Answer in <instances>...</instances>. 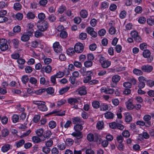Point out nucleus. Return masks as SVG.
I'll return each instance as SVG.
<instances>
[{
    "mask_svg": "<svg viewBox=\"0 0 154 154\" xmlns=\"http://www.w3.org/2000/svg\"><path fill=\"white\" fill-rule=\"evenodd\" d=\"M33 33V30H32L29 32H24L21 36V40L24 42L28 41L30 37L32 35Z\"/></svg>",
    "mask_w": 154,
    "mask_h": 154,
    "instance_id": "1",
    "label": "nucleus"
},
{
    "mask_svg": "<svg viewBox=\"0 0 154 154\" xmlns=\"http://www.w3.org/2000/svg\"><path fill=\"white\" fill-rule=\"evenodd\" d=\"M7 41L6 39L2 38L0 40V49L3 51L8 49V46L7 44Z\"/></svg>",
    "mask_w": 154,
    "mask_h": 154,
    "instance_id": "2",
    "label": "nucleus"
},
{
    "mask_svg": "<svg viewBox=\"0 0 154 154\" xmlns=\"http://www.w3.org/2000/svg\"><path fill=\"white\" fill-rule=\"evenodd\" d=\"M48 23L45 20L42 22L40 24H38L37 25L38 29L42 32L45 31L48 28Z\"/></svg>",
    "mask_w": 154,
    "mask_h": 154,
    "instance_id": "3",
    "label": "nucleus"
},
{
    "mask_svg": "<svg viewBox=\"0 0 154 154\" xmlns=\"http://www.w3.org/2000/svg\"><path fill=\"white\" fill-rule=\"evenodd\" d=\"M84 46L81 43H79L76 44L74 46V50L75 52L77 53H82L84 50Z\"/></svg>",
    "mask_w": 154,
    "mask_h": 154,
    "instance_id": "4",
    "label": "nucleus"
},
{
    "mask_svg": "<svg viewBox=\"0 0 154 154\" xmlns=\"http://www.w3.org/2000/svg\"><path fill=\"white\" fill-rule=\"evenodd\" d=\"M151 52L148 50H144L143 53V56L146 58H147V61L148 62H150L153 60L152 57H150Z\"/></svg>",
    "mask_w": 154,
    "mask_h": 154,
    "instance_id": "5",
    "label": "nucleus"
},
{
    "mask_svg": "<svg viewBox=\"0 0 154 154\" xmlns=\"http://www.w3.org/2000/svg\"><path fill=\"white\" fill-rule=\"evenodd\" d=\"M153 67L151 65H147L142 66L141 67V69L144 72L149 73L151 72L153 69Z\"/></svg>",
    "mask_w": 154,
    "mask_h": 154,
    "instance_id": "6",
    "label": "nucleus"
},
{
    "mask_svg": "<svg viewBox=\"0 0 154 154\" xmlns=\"http://www.w3.org/2000/svg\"><path fill=\"white\" fill-rule=\"evenodd\" d=\"M101 93H105L106 94H112L114 92V90L109 88L102 87L100 89Z\"/></svg>",
    "mask_w": 154,
    "mask_h": 154,
    "instance_id": "7",
    "label": "nucleus"
},
{
    "mask_svg": "<svg viewBox=\"0 0 154 154\" xmlns=\"http://www.w3.org/2000/svg\"><path fill=\"white\" fill-rule=\"evenodd\" d=\"M151 118V116L148 115H146L144 116L143 119L145 122V124L146 123L147 125H145L146 127H149L151 126V122L150 121V120Z\"/></svg>",
    "mask_w": 154,
    "mask_h": 154,
    "instance_id": "8",
    "label": "nucleus"
},
{
    "mask_svg": "<svg viewBox=\"0 0 154 154\" xmlns=\"http://www.w3.org/2000/svg\"><path fill=\"white\" fill-rule=\"evenodd\" d=\"M87 32L92 37L96 38L97 36V33L94 31V29L91 27H88L86 29Z\"/></svg>",
    "mask_w": 154,
    "mask_h": 154,
    "instance_id": "9",
    "label": "nucleus"
},
{
    "mask_svg": "<svg viewBox=\"0 0 154 154\" xmlns=\"http://www.w3.org/2000/svg\"><path fill=\"white\" fill-rule=\"evenodd\" d=\"M53 47L54 51L57 53H60L62 51V47L59 44V42L54 43Z\"/></svg>",
    "mask_w": 154,
    "mask_h": 154,
    "instance_id": "10",
    "label": "nucleus"
},
{
    "mask_svg": "<svg viewBox=\"0 0 154 154\" xmlns=\"http://www.w3.org/2000/svg\"><path fill=\"white\" fill-rule=\"evenodd\" d=\"M87 75L88 76L84 78L83 82L85 83H87L89 82L91 79V76L93 74V72L91 71H88L87 72Z\"/></svg>",
    "mask_w": 154,
    "mask_h": 154,
    "instance_id": "11",
    "label": "nucleus"
},
{
    "mask_svg": "<svg viewBox=\"0 0 154 154\" xmlns=\"http://www.w3.org/2000/svg\"><path fill=\"white\" fill-rule=\"evenodd\" d=\"M133 100L131 99H129L126 102L125 104L126 107L128 109L132 110L135 107V106L132 103Z\"/></svg>",
    "mask_w": 154,
    "mask_h": 154,
    "instance_id": "12",
    "label": "nucleus"
},
{
    "mask_svg": "<svg viewBox=\"0 0 154 154\" xmlns=\"http://www.w3.org/2000/svg\"><path fill=\"white\" fill-rule=\"evenodd\" d=\"M60 111L55 110L50 112L47 115H51L55 114L56 116H62L65 115V111H63L61 112H60Z\"/></svg>",
    "mask_w": 154,
    "mask_h": 154,
    "instance_id": "13",
    "label": "nucleus"
},
{
    "mask_svg": "<svg viewBox=\"0 0 154 154\" xmlns=\"http://www.w3.org/2000/svg\"><path fill=\"white\" fill-rule=\"evenodd\" d=\"M79 94L81 95H84L87 94L86 87L85 86L81 87L78 89Z\"/></svg>",
    "mask_w": 154,
    "mask_h": 154,
    "instance_id": "14",
    "label": "nucleus"
},
{
    "mask_svg": "<svg viewBox=\"0 0 154 154\" xmlns=\"http://www.w3.org/2000/svg\"><path fill=\"white\" fill-rule=\"evenodd\" d=\"M72 135L75 137L77 140H80L83 138V135L82 132H74L72 133Z\"/></svg>",
    "mask_w": 154,
    "mask_h": 154,
    "instance_id": "15",
    "label": "nucleus"
},
{
    "mask_svg": "<svg viewBox=\"0 0 154 154\" xmlns=\"http://www.w3.org/2000/svg\"><path fill=\"white\" fill-rule=\"evenodd\" d=\"M72 120L73 123L74 124H75L78 123H80L81 124H82L84 123L82 121L80 118L78 117H76L72 118Z\"/></svg>",
    "mask_w": 154,
    "mask_h": 154,
    "instance_id": "16",
    "label": "nucleus"
},
{
    "mask_svg": "<svg viewBox=\"0 0 154 154\" xmlns=\"http://www.w3.org/2000/svg\"><path fill=\"white\" fill-rule=\"evenodd\" d=\"M131 83L129 82H125L123 83V86L127 88H130L131 86V83L133 84H135V79L134 78L132 79L131 80Z\"/></svg>",
    "mask_w": 154,
    "mask_h": 154,
    "instance_id": "17",
    "label": "nucleus"
},
{
    "mask_svg": "<svg viewBox=\"0 0 154 154\" xmlns=\"http://www.w3.org/2000/svg\"><path fill=\"white\" fill-rule=\"evenodd\" d=\"M52 70V68L50 65H47L46 66H44L42 67L41 71H45V72L47 73H50Z\"/></svg>",
    "mask_w": 154,
    "mask_h": 154,
    "instance_id": "18",
    "label": "nucleus"
},
{
    "mask_svg": "<svg viewBox=\"0 0 154 154\" xmlns=\"http://www.w3.org/2000/svg\"><path fill=\"white\" fill-rule=\"evenodd\" d=\"M105 117L107 119H113L114 117V114L110 112H108L104 113Z\"/></svg>",
    "mask_w": 154,
    "mask_h": 154,
    "instance_id": "19",
    "label": "nucleus"
},
{
    "mask_svg": "<svg viewBox=\"0 0 154 154\" xmlns=\"http://www.w3.org/2000/svg\"><path fill=\"white\" fill-rule=\"evenodd\" d=\"M74 128L76 131L75 132H81L80 131L83 129L82 126L79 124H77L75 125Z\"/></svg>",
    "mask_w": 154,
    "mask_h": 154,
    "instance_id": "20",
    "label": "nucleus"
},
{
    "mask_svg": "<svg viewBox=\"0 0 154 154\" xmlns=\"http://www.w3.org/2000/svg\"><path fill=\"white\" fill-rule=\"evenodd\" d=\"M68 101L69 103L72 105H74L78 102V100L76 99L72 98L68 99Z\"/></svg>",
    "mask_w": 154,
    "mask_h": 154,
    "instance_id": "21",
    "label": "nucleus"
},
{
    "mask_svg": "<svg viewBox=\"0 0 154 154\" xmlns=\"http://www.w3.org/2000/svg\"><path fill=\"white\" fill-rule=\"evenodd\" d=\"M97 57L96 59H99V61L101 64L106 61L105 58L101 54L97 55Z\"/></svg>",
    "mask_w": 154,
    "mask_h": 154,
    "instance_id": "22",
    "label": "nucleus"
},
{
    "mask_svg": "<svg viewBox=\"0 0 154 154\" xmlns=\"http://www.w3.org/2000/svg\"><path fill=\"white\" fill-rule=\"evenodd\" d=\"M131 35L132 37L129 38L127 39L129 43L133 42V38L135 39V30L132 31L131 32Z\"/></svg>",
    "mask_w": 154,
    "mask_h": 154,
    "instance_id": "23",
    "label": "nucleus"
},
{
    "mask_svg": "<svg viewBox=\"0 0 154 154\" xmlns=\"http://www.w3.org/2000/svg\"><path fill=\"white\" fill-rule=\"evenodd\" d=\"M81 17L83 18H86L88 15V13L86 10H82L80 12Z\"/></svg>",
    "mask_w": 154,
    "mask_h": 154,
    "instance_id": "24",
    "label": "nucleus"
},
{
    "mask_svg": "<svg viewBox=\"0 0 154 154\" xmlns=\"http://www.w3.org/2000/svg\"><path fill=\"white\" fill-rule=\"evenodd\" d=\"M125 119L126 122H129L132 121V117L129 113H125Z\"/></svg>",
    "mask_w": 154,
    "mask_h": 154,
    "instance_id": "25",
    "label": "nucleus"
},
{
    "mask_svg": "<svg viewBox=\"0 0 154 154\" xmlns=\"http://www.w3.org/2000/svg\"><path fill=\"white\" fill-rule=\"evenodd\" d=\"M25 141L23 139H21L19 140V141L16 142L15 143L16 146L17 148H19L21 146L24 144Z\"/></svg>",
    "mask_w": 154,
    "mask_h": 154,
    "instance_id": "26",
    "label": "nucleus"
},
{
    "mask_svg": "<svg viewBox=\"0 0 154 154\" xmlns=\"http://www.w3.org/2000/svg\"><path fill=\"white\" fill-rule=\"evenodd\" d=\"M111 64V63L110 61L106 60L103 63L101 64V65L103 68H106L109 67L110 65Z\"/></svg>",
    "mask_w": 154,
    "mask_h": 154,
    "instance_id": "27",
    "label": "nucleus"
},
{
    "mask_svg": "<svg viewBox=\"0 0 154 154\" xmlns=\"http://www.w3.org/2000/svg\"><path fill=\"white\" fill-rule=\"evenodd\" d=\"M120 77L117 75L113 76L112 78V81L114 83H117L118 82L120 79Z\"/></svg>",
    "mask_w": 154,
    "mask_h": 154,
    "instance_id": "28",
    "label": "nucleus"
},
{
    "mask_svg": "<svg viewBox=\"0 0 154 154\" xmlns=\"http://www.w3.org/2000/svg\"><path fill=\"white\" fill-rule=\"evenodd\" d=\"M10 145L9 144H6L3 146L2 148V150L3 152H7L10 148Z\"/></svg>",
    "mask_w": 154,
    "mask_h": 154,
    "instance_id": "29",
    "label": "nucleus"
},
{
    "mask_svg": "<svg viewBox=\"0 0 154 154\" xmlns=\"http://www.w3.org/2000/svg\"><path fill=\"white\" fill-rule=\"evenodd\" d=\"M74 48L73 49L72 48H70L68 49L66 52L68 55L72 56L75 53Z\"/></svg>",
    "mask_w": 154,
    "mask_h": 154,
    "instance_id": "30",
    "label": "nucleus"
},
{
    "mask_svg": "<svg viewBox=\"0 0 154 154\" xmlns=\"http://www.w3.org/2000/svg\"><path fill=\"white\" fill-rule=\"evenodd\" d=\"M14 9L16 11H19L22 8L21 4L19 3H16L14 4Z\"/></svg>",
    "mask_w": 154,
    "mask_h": 154,
    "instance_id": "31",
    "label": "nucleus"
},
{
    "mask_svg": "<svg viewBox=\"0 0 154 154\" xmlns=\"http://www.w3.org/2000/svg\"><path fill=\"white\" fill-rule=\"evenodd\" d=\"M69 88V87H66L62 88L59 91V93L60 94L62 95L68 91Z\"/></svg>",
    "mask_w": 154,
    "mask_h": 154,
    "instance_id": "32",
    "label": "nucleus"
},
{
    "mask_svg": "<svg viewBox=\"0 0 154 154\" xmlns=\"http://www.w3.org/2000/svg\"><path fill=\"white\" fill-rule=\"evenodd\" d=\"M74 141L71 138H68L66 141V144L68 146L72 145Z\"/></svg>",
    "mask_w": 154,
    "mask_h": 154,
    "instance_id": "33",
    "label": "nucleus"
},
{
    "mask_svg": "<svg viewBox=\"0 0 154 154\" xmlns=\"http://www.w3.org/2000/svg\"><path fill=\"white\" fill-rule=\"evenodd\" d=\"M139 34L138 32L135 31V41L137 42H141L142 39Z\"/></svg>",
    "mask_w": 154,
    "mask_h": 154,
    "instance_id": "34",
    "label": "nucleus"
},
{
    "mask_svg": "<svg viewBox=\"0 0 154 154\" xmlns=\"http://www.w3.org/2000/svg\"><path fill=\"white\" fill-rule=\"evenodd\" d=\"M92 106L95 109H97L100 106V103L97 101H94L92 102Z\"/></svg>",
    "mask_w": 154,
    "mask_h": 154,
    "instance_id": "35",
    "label": "nucleus"
},
{
    "mask_svg": "<svg viewBox=\"0 0 154 154\" xmlns=\"http://www.w3.org/2000/svg\"><path fill=\"white\" fill-rule=\"evenodd\" d=\"M48 3L47 0H40L39 2V5L43 7H45Z\"/></svg>",
    "mask_w": 154,
    "mask_h": 154,
    "instance_id": "36",
    "label": "nucleus"
},
{
    "mask_svg": "<svg viewBox=\"0 0 154 154\" xmlns=\"http://www.w3.org/2000/svg\"><path fill=\"white\" fill-rule=\"evenodd\" d=\"M44 132L43 129L41 128L37 129L36 131V133L39 137H42Z\"/></svg>",
    "mask_w": 154,
    "mask_h": 154,
    "instance_id": "37",
    "label": "nucleus"
},
{
    "mask_svg": "<svg viewBox=\"0 0 154 154\" xmlns=\"http://www.w3.org/2000/svg\"><path fill=\"white\" fill-rule=\"evenodd\" d=\"M38 108L42 111H46L48 110V108L45 104H42L41 106H38Z\"/></svg>",
    "mask_w": 154,
    "mask_h": 154,
    "instance_id": "38",
    "label": "nucleus"
},
{
    "mask_svg": "<svg viewBox=\"0 0 154 154\" xmlns=\"http://www.w3.org/2000/svg\"><path fill=\"white\" fill-rule=\"evenodd\" d=\"M66 9V7L63 5H62L59 7L58 11L59 13L61 14L64 12Z\"/></svg>",
    "mask_w": 154,
    "mask_h": 154,
    "instance_id": "39",
    "label": "nucleus"
},
{
    "mask_svg": "<svg viewBox=\"0 0 154 154\" xmlns=\"http://www.w3.org/2000/svg\"><path fill=\"white\" fill-rule=\"evenodd\" d=\"M35 15L31 12H28L26 15V17L28 19H33L35 17Z\"/></svg>",
    "mask_w": 154,
    "mask_h": 154,
    "instance_id": "40",
    "label": "nucleus"
},
{
    "mask_svg": "<svg viewBox=\"0 0 154 154\" xmlns=\"http://www.w3.org/2000/svg\"><path fill=\"white\" fill-rule=\"evenodd\" d=\"M33 141L35 143H38L41 141V139L38 137L33 136L32 138Z\"/></svg>",
    "mask_w": 154,
    "mask_h": 154,
    "instance_id": "41",
    "label": "nucleus"
},
{
    "mask_svg": "<svg viewBox=\"0 0 154 154\" xmlns=\"http://www.w3.org/2000/svg\"><path fill=\"white\" fill-rule=\"evenodd\" d=\"M146 84L149 87H152L154 86V81L152 80H148L146 81Z\"/></svg>",
    "mask_w": 154,
    "mask_h": 154,
    "instance_id": "42",
    "label": "nucleus"
},
{
    "mask_svg": "<svg viewBox=\"0 0 154 154\" xmlns=\"http://www.w3.org/2000/svg\"><path fill=\"white\" fill-rule=\"evenodd\" d=\"M143 11L142 7L140 6H137L135 7V13L137 14H141Z\"/></svg>",
    "mask_w": 154,
    "mask_h": 154,
    "instance_id": "43",
    "label": "nucleus"
},
{
    "mask_svg": "<svg viewBox=\"0 0 154 154\" xmlns=\"http://www.w3.org/2000/svg\"><path fill=\"white\" fill-rule=\"evenodd\" d=\"M21 80L24 84H26L29 80V78L28 76L26 75H23L21 78Z\"/></svg>",
    "mask_w": 154,
    "mask_h": 154,
    "instance_id": "44",
    "label": "nucleus"
},
{
    "mask_svg": "<svg viewBox=\"0 0 154 154\" xmlns=\"http://www.w3.org/2000/svg\"><path fill=\"white\" fill-rule=\"evenodd\" d=\"M87 37V34L84 32H82L79 35V38L81 40H84Z\"/></svg>",
    "mask_w": 154,
    "mask_h": 154,
    "instance_id": "45",
    "label": "nucleus"
},
{
    "mask_svg": "<svg viewBox=\"0 0 154 154\" xmlns=\"http://www.w3.org/2000/svg\"><path fill=\"white\" fill-rule=\"evenodd\" d=\"M33 103L37 105L38 106H41L42 104H45V103L44 101H34Z\"/></svg>",
    "mask_w": 154,
    "mask_h": 154,
    "instance_id": "46",
    "label": "nucleus"
},
{
    "mask_svg": "<svg viewBox=\"0 0 154 154\" xmlns=\"http://www.w3.org/2000/svg\"><path fill=\"white\" fill-rule=\"evenodd\" d=\"M87 140L89 141H93L94 139V136L92 134H88L87 136Z\"/></svg>",
    "mask_w": 154,
    "mask_h": 154,
    "instance_id": "47",
    "label": "nucleus"
},
{
    "mask_svg": "<svg viewBox=\"0 0 154 154\" xmlns=\"http://www.w3.org/2000/svg\"><path fill=\"white\" fill-rule=\"evenodd\" d=\"M93 63L91 61H87L85 62L84 65L86 67H89L92 66Z\"/></svg>",
    "mask_w": 154,
    "mask_h": 154,
    "instance_id": "48",
    "label": "nucleus"
},
{
    "mask_svg": "<svg viewBox=\"0 0 154 154\" xmlns=\"http://www.w3.org/2000/svg\"><path fill=\"white\" fill-rule=\"evenodd\" d=\"M57 146L60 150H63L66 148L65 144L64 143H60L58 144Z\"/></svg>",
    "mask_w": 154,
    "mask_h": 154,
    "instance_id": "49",
    "label": "nucleus"
},
{
    "mask_svg": "<svg viewBox=\"0 0 154 154\" xmlns=\"http://www.w3.org/2000/svg\"><path fill=\"white\" fill-rule=\"evenodd\" d=\"M42 150L45 153L48 154L50 152L51 149L49 147L46 146L43 147Z\"/></svg>",
    "mask_w": 154,
    "mask_h": 154,
    "instance_id": "50",
    "label": "nucleus"
},
{
    "mask_svg": "<svg viewBox=\"0 0 154 154\" xmlns=\"http://www.w3.org/2000/svg\"><path fill=\"white\" fill-rule=\"evenodd\" d=\"M48 19L50 22H53L54 21L56 20V17L53 14H51L49 16Z\"/></svg>",
    "mask_w": 154,
    "mask_h": 154,
    "instance_id": "51",
    "label": "nucleus"
},
{
    "mask_svg": "<svg viewBox=\"0 0 154 154\" xmlns=\"http://www.w3.org/2000/svg\"><path fill=\"white\" fill-rule=\"evenodd\" d=\"M9 134V132L8 129H3L2 131V136L5 137L7 136Z\"/></svg>",
    "mask_w": 154,
    "mask_h": 154,
    "instance_id": "52",
    "label": "nucleus"
},
{
    "mask_svg": "<svg viewBox=\"0 0 154 154\" xmlns=\"http://www.w3.org/2000/svg\"><path fill=\"white\" fill-rule=\"evenodd\" d=\"M19 119V116L17 115H14L12 118L13 122L14 123L17 122Z\"/></svg>",
    "mask_w": 154,
    "mask_h": 154,
    "instance_id": "53",
    "label": "nucleus"
},
{
    "mask_svg": "<svg viewBox=\"0 0 154 154\" xmlns=\"http://www.w3.org/2000/svg\"><path fill=\"white\" fill-rule=\"evenodd\" d=\"M46 91L48 94H51L54 93V90L53 88L52 87H49L47 89H46Z\"/></svg>",
    "mask_w": 154,
    "mask_h": 154,
    "instance_id": "54",
    "label": "nucleus"
},
{
    "mask_svg": "<svg viewBox=\"0 0 154 154\" xmlns=\"http://www.w3.org/2000/svg\"><path fill=\"white\" fill-rule=\"evenodd\" d=\"M56 124L55 122L53 121L50 122L49 123V126L51 128H54L56 126Z\"/></svg>",
    "mask_w": 154,
    "mask_h": 154,
    "instance_id": "55",
    "label": "nucleus"
},
{
    "mask_svg": "<svg viewBox=\"0 0 154 154\" xmlns=\"http://www.w3.org/2000/svg\"><path fill=\"white\" fill-rule=\"evenodd\" d=\"M123 136L126 138L128 137L130 135L129 132L128 130H125L122 132Z\"/></svg>",
    "mask_w": 154,
    "mask_h": 154,
    "instance_id": "56",
    "label": "nucleus"
},
{
    "mask_svg": "<svg viewBox=\"0 0 154 154\" xmlns=\"http://www.w3.org/2000/svg\"><path fill=\"white\" fill-rule=\"evenodd\" d=\"M12 43L14 45V46L15 48H17L19 44V42L17 39H14L12 41Z\"/></svg>",
    "mask_w": 154,
    "mask_h": 154,
    "instance_id": "57",
    "label": "nucleus"
},
{
    "mask_svg": "<svg viewBox=\"0 0 154 154\" xmlns=\"http://www.w3.org/2000/svg\"><path fill=\"white\" fill-rule=\"evenodd\" d=\"M40 116L39 115H35L33 119V121L35 123H37L39 121Z\"/></svg>",
    "mask_w": 154,
    "mask_h": 154,
    "instance_id": "58",
    "label": "nucleus"
},
{
    "mask_svg": "<svg viewBox=\"0 0 154 154\" xmlns=\"http://www.w3.org/2000/svg\"><path fill=\"white\" fill-rule=\"evenodd\" d=\"M108 106L107 105L103 104L101 105L100 108V110L105 111L108 109Z\"/></svg>",
    "mask_w": 154,
    "mask_h": 154,
    "instance_id": "59",
    "label": "nucleus"
},
{
    "mask_svg": "<svg viewBox=\"0 0 154 154\" xmlns=\"http://www.w3.org/2000/svg\"><path fill=\"white\" fill-rule=\"evenodd\" d=\"M21 30L20 27L19 26H15L13 29L14 32L15 33H18L20 32Z\"/></svg>",
    "mask_w": 154,
    "mask_h": 154,
    "instance_id": "60",
    "label": "nucleus"
},
{
    "mask_svg": "<svg viewBox=\"0 0 154 154\" xmlns=\"http://www.w3.org/2000/svg\"><path fill=\"white\" fill-rule=\"evenodd\" d=\"M108 3L106 2H103L101 4V8L103 9L107 8L108 7Z\"/></svg>",
    "mask_w": 154,
    "mask_h": 154,
    "instance_id": "61",
    "label": "nucleus"
},
{
    "mask_svg": "<svg viewBox=\"0 0 154 154\" xmlns=\"http://www.w3.org/2000/svg\"><path fill=\"white\" fill-rule=\"evenodd\" d=\"M126 14V12L125 10L122 11L120 14L119 16L121 18H124Z\"/></svg>",
    "mask_w": 154,
    "mask_h": 154,
    "instance_id": "62",
    "label": "nucleus"
},
{
    "mask_svg": "<svg viewBox=\"0 0 154 154\" xmlns=\"http://www.w3.org/2000/svg\"><path fill=\"white\" fill-rule=\"evenodd\" d=\"M118 123L115 122H112L109 124V126L110 128L112 129H115L117 128Z\"/></svg>",
    "mask_w": 154,
    "mask_h": 154,
    "instance_id": "63",
    "label": "nucleus"
},
{
    "mask_svg": "<svg viewBox=\"0 0 154 154\" xmlns=\"http://www.w3.org/2000/svg\"><path fill=\"white\" fill-rule=\"evenodd\" d=\"M35 36L37 38H40L42 37L43 34L42 32L39 31H36L35 32Z\"/></svg>",
    "mask_w": 154,
    "mask_h": 154,
    "instance_id": "64",
    "label": "nucleus"
}]
</instances>
